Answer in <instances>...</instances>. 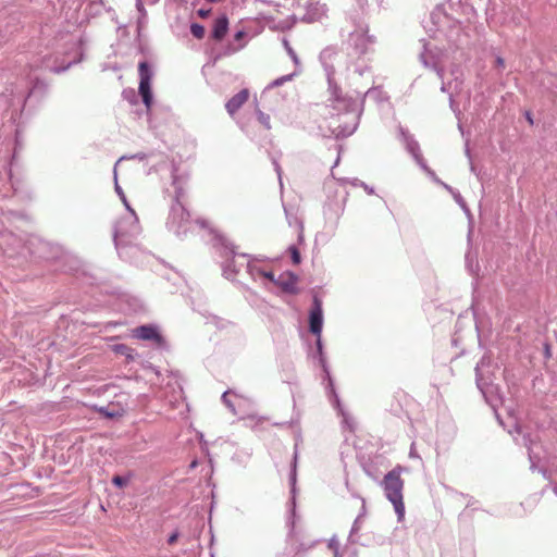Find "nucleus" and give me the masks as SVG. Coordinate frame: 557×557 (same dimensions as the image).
Wrapping results in <instances>:
<instances>
[{
    "mask_svg": "<svg viewBox=\"0 0 557 557\" xmlns=\"http://www.w3.org/2000/svg\"><path fill=\"white\" fill-rule=\"evenodd\" d=\"M96 2L102 5L104 3V0H92L91 4H95Z\"/></svg>",
    "mask_w": 557,
    "mask_h": 557,
    "instance_id": "4d7b16f0",
    "label": "nucleus"
},
{
    "mask_svg": "<svg viewBox=\"0 0 557 557\" xmlns=\"http://www.w3.org/2000/svg\"><path fill=\"white\" fill-rule=\"evenodd\" d=\"M475 503H476V500H475L472 496H470V497L468 498V504H467V506H468V507H470V506L474 505Z\"/></svg>",
    "mask_w": 557,
    "mask_h": 557,
    "instance_id": "3c124183",
    "label": "nucleus"
},
{
    "mask_svg": "<svg viewBox=\"0 0 557 557\" xmlns=\"http://www.w3.org/2000/svg\"><path fill=\"white\" fill-rule=\"evenodd\" d=\"M326 11L327 9L325 4L310 0L306 5V14L302 17V21L308 23L320 21L326 15Z\"/></svg>",
    "mask_w": 557,
    "mask_h": 557,
    "instance_id": "f8f14e48",
    "label": "nucleus"
},
{
    "mask_svg": "<svg viewBox=\"0 0 557 557\" xmlns=\"http://www.w3.org/2000/svg\"><path fill=\"white\" fill-rule=\"evenodd\" d=\"M361 510H360V513L358 516H360V519H362L366 513H367V508H366V500L364 498H361Z\"/></svg>",
    "mask_w": 557,
    "mask_h": 557,
    "instance_id": "c03bdc74",
    "label": "nucleus"
},
{
    "mask_svg": "<svg viewBox=\"0 0 557 557\" xmlns=\"http://www.w3.org/2000/svg\"><path fill=\"white\" fill-rule=\"evenodd\" d=\"M283 45H284V48L286 49L288 55L290 57V59L293 60L294 64L296 66H300V61H299V58L297 55V53L295 52V50L292 48V46L289 45L288 40L287 39H283Z\"/></svg>",
    "mask_w": 557,
    "mask_h": 557,
    "instance_id": "bb28decb",
    "label": "nucleus"
},
{
    "mask_svg": "<svg viewBox=\"0 0 557 557\" xmlns=\"http://www.w3.org/2000/svg\"><path fill=\"white\" fill-rule=\"evenodd\" d=\"M409 456L411 458H414V457H418L416 450H414V443L411 444V447H410V451H409Z\"/></svg>",
    "mask_w": 557,
    "mask_h": 557,
    "instance_id": "09e8293b",
    "label": "nucleus"
},
{
    "mask_svg": "<svg viewBox=\"0 0 557 557\" xmlns=\"http://www.w3.org/2000/svg\"><path fill=\"white\" fill-rule=\"evenodd\" d=\"M361 519L360 516H358L351 527L349 539H351L360 529Z\"/></svg>",
    "mask_w": 557,
    "mask_h": 557,
    "instance_id": "4c0bfd02",
    "label": "nucleus"
},
{
    "mask_svg": "<svg viewBox=\"0 0 557 557\" xmlns=\"http://www.w3.org/2000/svg\"><path fill=\"white\" fill-rule=\"evenodd\" d=\"M515 429H516V431H517L518 433H520V432H521V428H520L518 424H516V425H515Z\"/></svg>",
    "mask_w": 557,
    "mask_h": 557,
    "instance_id": "052dcab7",
    "label": "nucleus"
},
{
    "mask_svg": "<svg viewBox=\"0 0 557 557\" xmlns=\"http://www.w3.org/2000/svg\"><path fill=\"white\" fill-rule=\"evenodd\" d=\"M209 14H210V10H206V9L198 10V15L200 17H207Z\"/></svg>",
    "mask_w": 557,
    "mask_h": 557,
    "instance_id": "de8ad7c7",
    "label": "nucleus"
},
{
    "mask_svg": "<svg viewBox=\"0 0 557 557\" xmlns=\"http://www.w3.org/2000/svg\"><path fill=\"white\" fill-rule=\"evenodd\" d=\"M456 494L460 495V496H461V498H467V499H468V498L470 497V495H468V494H463V493H458V492H456Z\"/></svg>",
    "mask_w": 557,
    "mask_h": 557,
    "instance_id": "6e6d98bb",
    "label": "nucleus"
},
{
    "mask_svg": "<svg viewBox=\"0 0 557 557\" xmlns=\"http://www.w3.org/2000/svg\"><path fill=\"white\" fill-rule=\"evenodd\" d=\"M222 245L224 247V250L226 251L225 253V257L226 256H230L231 258L227 259L224 264H223V274L226 278H233L240 270V267L242 264H238L236 261H235V257L236 256H240L243 258H248L250 259L251 256L248 255V253H242V255H238L236 251H235V246L232 244V243H228L226 240H223L222 242Z\"/></svg>",
    "mask_w": 557,
    "mask_h": 557,
    "instance_id": "6e6552de",
    "label": "nucleus"
},
{
    "mask_svg": "<svg viewBox=\"0 0 557 557\" xmlns=\"http://www.w3.org/2000/svg\"><path fill=\"white\" fill-rule=\"evenodd\" d=\"M147 158V154L144 153V152H138V153H135L131 157H126V156H123L122 158H120L119 161H122V160H125V159H137V160H145Z\"/></svg>",
    "mask_w": 557,
    "mask_h": 557,
    "instance_id": "ea45409f",
    "label": "nucleus"
},
{
    "mask_svg": "<svg viewBox=\"0 0 557 557\" xmlns=\"http://www.w3.org/2000/svg\"><path fill=\"white\" fill-rule=\"evenodd\" d=\"M261 276L265 277L267 280H269L270 282L274 283L276 285V281L277 278H275V275L272 271H262V274Z\"/></svg>",
    "mask_w": 557,
    "mask_h": 557,
    "instance_id": "a19ab883",
    "label": "nucleus"
},
{
    "mask_svg": "<svg viewBox=\"0 0 557 557\" xmlns=\"http://www.w3.org/2000/svg\"><path fill=\"white\" fill-rule=\"evenodd\" d=\"M208 2H215L216 0H207Z\"/></svg>",
    "mask_w": 557,
    "mask_h": 557,
    "instance_id": "774afa93",
    "label": "nucleus"
},
{
    "mask_svg": "<svg viewBox=\"0 0 557 557\" xmlns=\"http://www.w3.org/2000/svg\"><path fill=\"white\" fill-rule=\"evenodd\" d=\"M420 60L424 66L432 69L433 63H430V61L426 60L424 53L420 55Z\"/></svg>",
    "mask_w": 557,
    "mask_h": 557,
    "instance_id": "49530a36",
    "label": "nucleus"
},
{
    "mask_svg": "<svg viewBox=\"0 0 557 557\" xmlns=\"http://www.w3.org/2000/svg\"><path fill=\"white\" fill-rule=\"evenodd\" d=\"M114 351L125 356L128 359H133L134 349L124 344H117L114 346Z\"/></svg>",
    "mask_w": 557,
    "mask_h": 557,
    "instance_id": "a878e982",
    "label": "nucleus"
},
{
    "mask_svg": "<svg viewBox=\"0 0 557 557\" xmlns=\"http://www.w3.org/2000/svg\"><path fill=\"white\" fill-rule=\"evenodd\" d=\"M527 117H528V120L530 121V123H533V121H532V119H531V116H530V113H528V114H527Z\"/></svg>",
    "mask_w": 557,
    "mask_h": 557,
    "instance_id": "0e129e2a",
    "label": "nucleus"
},
{
    "mask_svg": "<svg viewBox=\"0 0 557 557\" xmlns=\"http://www.w3.org/2000/svg\"><path fill=\"white\" fill-rule=\"evenodd\" d=\"M466 154H467L469 158L471 157V154H470V149H469V147H468V146L466 147Z\"/></svg>",
    "mask_w": 557,
    "mask_h": 557,
    "instance_id": "bf43d9fd",
    "label": "nucleus"
},
{
    "mask_svg": "<svg viewBox=\"0 0 557 557\" xmlns=\"http://www.w3.org/2000/svg\"><path fill=\"white\" fill-rule=\"evenodd\" d=\"M246 270L248 272V274L252 277V278H256L257 275H260L262 274V269L252 264L250 260H248L247 264H246Z\"/></svg>",
    "mask_w": 557,
    "mask_h": 557,
    "instance_id": "c756f323",
    "label": "nucleus"
},
{
    "mask_svg": "<svg viewBox=\"0 0 557 557\" xmlns=\"http://www.w3.org/2000/svg\"><path fill=\"white\" fill-rule=\"evenodd\" d=\"M338 556V549H335V557Z\"/></svg>",
    "mask_w": 557,
    "mask_h": 557,
    "instance_id": "338daca9",
    "label": "nucleus"
},
{
    "mask_svg": "<svg viewBox=\"0 0 557 557\" xmlns=\"http://www.w3.org/2000/svg\"><path fill=\"white\" fill-rule=\"evenodd\" d=\"M553 492H554V494L557 496V485H554V486H553Z\"/></svg>",
    "mask_w": 557,
    "mask_h": 557,
    "instance_id": "680f3d73",
    "label": "nucleus"
},
{
    "mask_svg": "<svg viewBox=\"0 0 557 557\" xmlns=\"http://www.w3.org/2000/svg\"><path fill=\"white\" fill-rule=\"evenodd\" d=\"M375 41V37L369 35L368 28H359L350 33L348 39L349 45L358 55H363L372 51V47L374 46Z\"/></svg>",
    "mask_w": 557,
    "mask_h": 557,
    "instance_id": "0eeeda50",
    "label": "nucleus"
},
{
    "mask_svg": "<svg viewBox=\"0 0 557 557\" xmlns=\"http://www.w3.org/2000/svg\"><path fill=\"white\" fill-rule=\"evenodd\" d=\"M147 2H148L149 4H156V3H158V2H159V0H147Z\"/></svg>",
    "mask_w": 557,
    "mask_h": 557,
    "instance_id": "13d9d810",
    "label": "nucleus"
},
{
    "mask_svg": "<svg viewBox=\"0 0 557 557\" xmlns=\"http://www.w3.org/2000/svg\"><path fill=\"white\" fill-rule=\"evenodd\" d=\"M172 185L174 187V195L172 198V202H177L185 199L186 196V180L176 175L175 171L172 173Z\"/></svg>",
    "mask_w": 557,
    "mask_h": 557,
    "instance_id": "6ab92c4d",
    "label": "nucleus"
},
{
    "mask_svg": "<svg viewBox=\"0 0 557 557\" xmlns=\"http://www.w3.org/2000/svg\"><path fill=\"white\" fill-rule=\"evenodd\" d=\"M323 327L322 301L318 296L313 297L312 308L309 314V330L317 337L321 336Z\"/></svg>",
    "mask_w": 557,
    "mask_h": 557,
    "instance_id": "1a4fd4ad",
    "label": "nucleus"
},
{
    "mask_svg": "<svg viewBox=\"0 0 557 557\" xmlns=\"http://www.w3.org/2000/svg\"><path fill=\"white\" fill-rule=\"evenodd\" d=\"M227 29H228V18L225 14H222L214 20L212 32H211V37L214 40L220 41L225 37Z\"/></svg>",
    "mask_w": 557,
    "mask_h": 557,
    "instance_id": "f3484780",
    "label": "nucleus"
},
{
    "mask_svg": "<svg viewBox=\"0 0 557 557\" xmlns=\"http://www.w3.org/2000/svg\"><path fill=\"white\" fill-rule=\"evenodd\" d=\"M434 178V181L440 184L441 186H443L447 191L450 193L451 197L455 199V201L461 207V209L467 213V214H470V210L463 199V197L461 196V194L454 189L451 186H449L448 184L444 183L443 181H441L440 178L432 176Z\"/></svg>",
    "mask_w": 557,
    "mask_h": 557,
    "instance_id": "aec40b11",
    "label": "nucleus"
},
{
    "mask_svg": "<svg viewBox=\"0 0 557 557\" xmlns=\"http://www.w3.org/2000/svg\"><path fill=\"white\" fill-rule=\"evenodd\" d=\"M138 74H139V87L138 91L143 98V102L147 109H150L152 104V91H151V79L153 76V72L151 66L147 61H140L138 64Z\"/></svg>",
    "mask_w": 557,
    "mask_h": 557,
    "instance_id": "423d86ee",
    "label": "nucleus"
},
{
    "mask_svg": "<svg viewBox=\"0 0 557 557\" xmlns=\"http://www.w3.org/2000/svg\"><path fill=\"white\" fill-rule=\"evenodd\" d=\"M48 89H49L48 83H46L42 79L36 78L34 81L33 87L28 94V97H33L36 95H38L39 97H44L48 92Z\"/></svg>",
    "mask_w": 557,
    "mask_h": 557,
    "instance_id": "412c9836",
    "label": "nucleus"
},
{
    "mask_svg": "<svg viewBox=\"0 0 557 557\" xmlns=\"http://www.w3.org/2000/svg\"><path fill=\"white\" fill-rule=\"evenodd\" d=\"M249 92L247 89H242L236 95H234L225 104L226 111L233 115L235 114L240 107L248 100Z\"/></svg>",
    "mask_w": 557,
    "mask_h": 557,
    "instance_id": "a211bd4d",
    "label": "nucleus"
},
{
    "mask_svg": "<svg viewBox=\"0 0 557 557\" xmlns=\"http://www.w3.org/2000/svg\"><path fill=\"white\" fill-rule=\"evenodd\" d=\"M114 189H115V193L117 194V196L120 197L121 201L123 202V205L125 206L126 210L131 213V214H134L135 211L134 209L131 207L123 189L121 188V186L119 185L117 183V175H116V166L114 168Z\"/></svg>",
    "mask_w": 557,
    "mask_h": 557,
    "instance_id": "4be33fe9",
    "label": "nucleus"
},
{
    "mask_svg": "<svg viewBox=\"0 0 557 557\" xmlns=\"http://www.w3.org/2000/svg\"><path fill=\"white\" fill-rule=\"evenodd\" d=\"M523 444L524 446L528 448L529 450V458L531 460V462H533V457H532V454H531V445H532V440L530 437V434H524L523 435ZM534 467V463H532V468Z\"/></svg>",
    "mask_w": 557,
    "mask_h": 557,
    "instance_id": "c9c22d12",
    "label": "nucleus"
},
{
    "mask_svg": "<svg viewBox=\"0 0 557 557\" xmlns=\"http://www.w3.org/2000/svg\"><path fill=\"white\" fill-rule=\"evenodd\" d=\"M447 90H448L447 84L443 82L442 86H441V91L447 92Z\"/></svg>",
    "mask_w": 557,
    "mask_h": 557,
    "instance_id": "603ef678",
    "label": "nucleus"
},
{
    "mask_svg": "<svg viewBox=\"0 0 557 557\" xmlns=\"http://www.w3.org/2000/svg\"><path fill=\"white\" fill-rule=\"evenodd\" d=\"M404 468L396 466L393 470L387 472L383 480L380 482L383 487L385 497L393 504L398 520H401L405 515L404 504V480L400 478Z\"/></svg>",
    "mask_w": 557,
    "mask_h": 557,
    "instance_id": "f03ea898",
    "label": "nucleus"
},
{
    "mask_svg": "<svg viewBox=\"0 0 557 557\" xmlns=\"http://www.w3.org/2000/svg\"><path fill=\"white\" fill-rule=\"evenodd\" d=\"M122 96L131 103H135L137 100V96L134 89H124Z\"/></svg>",
    "mask_w": 557,
    "mask_h": 557,
    "instance_id": "72a5a7b5",
    "label": "nucleus"
},
{
    "mask_svg": "<svg viewBox=\"0 0 557 557\" xmlns=\"http://www.w3.org/2000/svg\"><path fill=\"white\" fill-rule=\"evenodd\" d=\"M297 282L298 276L293 272H286L285 274L280 275L276 281V285L282 288L285 293L296 294L297 290Z\"/></svg>",
    "mask_w": 557,
    "mask_h": 557,
    "instance_id": "dca6fc26",
    "label": "nucleus"
},
{
    "mask_svg": "<svg viewBox=\"0 0 557 557\" xmlns=\"http://www.w3.org/2000/svg\"><path fill=\"white\" fill-rule=\"evenodd\" d=\"M190 225V214L181 201L172 202L170 208L166 226L177 236L186 234Z\"/></svg>",
    "mask_w": 557,
    "mask_h": 557,
    "instance_id": "39448f33",
    "label": "nucleus"
},
{
    "mask_svg": "<svg viewBox=\"0 0 557 557\" xmlns=\"http://www.w3.org/2000/svg\"><path fill=\"white\" fill-rule=\"evenodd\" d=\"M274 165H275L276 173L278 174V176H281V166L278 165L277 162H275Z\"/></svg>",
    "mask_w": 557,
    "mask_h": 557,
    "instance_id": "5fc2aeb1",
    "label": "nucleus"
},
{
    "mask_svg": "<svg viewBox=\"0 0 557 557\" xmlns=\"http://www.w3.org/2000/svg\"><path fill=\"white\" fill-rule=\"evenodd\" d=\"M296 463H297V454L294 456L293 469L289 475V481L292 485V509L290 517L288 518V527L289 534L293 535L295 533V517H296V498H295V484H296Z\"/></svg>",
    "mask_w": 557,
    "mask_h": 557,
    "instance_id": "4468645a",
    "label": "nucleus"
},
{
    "mask_svg": "<svg viewBox=\"0 0 557 557\" xmlns=\"http://www.w3.org/2000/svg\"><path fill=\"white\" fill-rule=\"evenodd\" d=\"M545 79L547 81V83L549 84V87H556L557 88V84H555L554 82L557 81V77L554 76L553 74H547L545 76Z\"/></svg>",
    "mask_w": 557,
    "mask_h": 557,
    "instance_id": "79ce46f5",
    "label": "nucleus"
},
{
    "mask_svg": "<svg viewBox=\"0 0 557 557\" xmlns=\"http://www.w3.org/2000/svg\"><path fill=\"white\" fill-rule=\"evenodd\" d=\"M232 393V391H225L223 394H222V397H221V400L222 403L231 410L232 413H236V410H235V406L234 404L231 401V399L228 398V395Z\"/></svg>",
    "mask_w": 557,
    "mask_h": 557,
    "instance_id": "2f4dec72",
    "label": "nucleus"
},
{
    "mask_svg": "<svg viewBox=\"0 0 557 557\" xmlns=\"http://www.w3.org/2000/svg\"><path fill=\"white\" fill-rule=\"evenodd\" d=\"M51 57H47V58H44V63H46V61L50 60ZM74 62H69L66 65L64 66H49L47 64H42L44 67L48 69L50 72L52 73H55V74H60V73H63L65 72L66 70H69L72 65H73Z\"/></svg>",
    "mask_w": 557,
    "mask_h": 557,
    "instance_id": "393cba45",
    "label": "nucleus"
},
{
    "mask_svg": "<svg viewBox=\"0 0 557 557\" xmlns=\"http://www.w3.org/2000/svg\"><path fill=\"white\" fill-rule=\"evenodd\" d=\"M257 117H258V121L264 126V128H267V129L271 128L269 114L262 112L261 110H257Z\"/></svg>",
    "mask_w": 557,
    "mask_h": 557,
    "instance_id": "7c9ffc66",
    "label": "nucleus"
},
{
    "mask_svg": "<svg viewBox=\"0 0 557 557\" xmlns=\"http://www.w3.org/2000/svg\"><path fill=\"white\" fill-rule=\"evenodd\" d=\"M296 74H297V72H294V73L287 74V75H283L278 78L274 79L272 83H270V85L268 87L269 88L278 87V86L283 85L284 83L292 81Z\"/></svg>",
    "mask_w": 557,
    "mask_h": 557,
    "instance_id": "cd10ccee",
    "label": "nucleus"
},
{
    "mask_svg": "<svg viewBox=\"0 0 557 557\" xmlns=\"http://www.w3.org/2000/svg\"><path fill=\"white\" fill-rule=\"evenodd\" d=\"M317 350H318L320 363H321V366L323 368V371L325 373V376H326V379L329 381L330 393L332 394L335 404L339 405V398H338V396H337V394L335 392L334 383H333V380L331 377V374H330V371H329V368H327V364H326L325 357L323 355V345H322L321 336L317 338Z\"/></svg>",
    "mask_w": 557,
    "mask_h": 557,
    "instance_id": "2eb2a0df",
    "label": "nucleus"
},
{
    "mask_svg": "<svg viewBox=\"0 0 557 557\" xmlns=\"http://www.w3.org/2000/svg\"><path fill=\"white\" fill-rule=\"evenodd\" d=\"M178 535H180V534H178V532H174V533H172V534L169 536V539H168V543H169L170 545L174 544V543L176 542V540H177Z\"/></svg>",
    "mask_w": 557,
    "mask_h": 557,
    "instance_id": "a18cd8bd",
    "label": "nucleus"
},
{
    "mask_svg": "<svg viewBox=\"0 0 557 557\" xmlns=\"http://www.w3.org/2000/svg\"><path fill=\"white\" fill-rule=\"evenodd\" d=\"M405 141H406V148H407L408 152L414 158L417 163L423 170H425L428 172V174H430L431 176H434V172L432 170H430L428 168V165L425 164V161H424L421 150H420L419 143L411 135H406Z\"/></svg>",
    "mask_w": 557,
    "mask_h": 557,
    "instance_id": "ddd939ff",
    "label": "nucleus"
},
{
    "mask_svg": "<svg viewBox=\"0 0 557 557\" xmlns=\"http://www.w3.org/2000/svg\"><path fill=\"white\" fill-rule=\"evenodd\" d=\"M98 411H99L102 416H104V417H107V418H114V417L120 416V414H119L117 412H115V411H110V410H109V407H100V408L98 409Z\"/></svg>",
    "mask_w": 557,
    "mask_h": 557,
    "instance_id": "e433bc0d",
    "label": "nucleus"
},
{
    "mask_svg": "<svg viewBox=\"0 0 557 557\" xmlns=\"http://www.w3.org/2000/svg\"><path fill=\"white\" fill-rule=\"evenodd\" d=\"M139 233L140 225L136 213L129 218L119 220L113 231V240L117 251L120 252L122 248L129 246Z\"/></svg>",
    "mask_w": 557,
    "mask_h": 557,
    "instance_id": "7ed1b4c3",
    "label": "nucleus"
},
{
    "mask_svg": "<svg viewBox=\"0 0 557 557\" xmlns=\"http://www.w3.org/2000/svg\"><path fill=\"white\" fill-rule=\"evenodd\" d=\"M496 418H497V420L499 421V423H503V421L500 420V418H499V414H498V413H496Z\"/></svg>",
    "mask_w": 557,
    "mask_h": 557,
    "instance_id": "69168bd1",
    "label": "nucleus"
},
{
    "mask_svg": "<svg viewBox=\"0 0 557 557\" xmlns=\"http://www.w3.org/2000/svg\"><path fill=\"white\" fill-rule=\"evenodd\" d=\"M545 354H546L548 357L550 356L549 347H548V346L546 347Z\"/></svg>",
    "mask_w": 557,
    "mask_h": 557,
    "instance_id": "e2e57ef3",
    "label": "nucleus"
},
{
    "mask_svg": "<svg viewBox=\"0 0 557 557\" xmlns=\"http://www.w3.org/2000/svg\"><path fill=\"white\" fill-rule=\"evenodd\" d=\"M432 69L436 72L437 76L443 81L444 69L442 66H437L435 63H433Z\"/></svg>",
    "mask_w": 557,
    "mask_h": 557,
    "instance_id": "37998d69",
    "label": "nucleus"
},
{
    "mask_svg": "<svg viewBox=\"0 0 557 557\" xmlns=\"http://www.w3.org/2000/svg\"><path fill=\"white\" fill-rule=\"evenodd\" d=\"M134 332H135V337L143 339V341H151L158 347H164L166 345L164 337L160 334V332L156 325H152V324L140 325L137 329H135Z\"/></svg>",
    "mask_w": 557,
    "mask_h": 557,
    "instance_id": "9d476101",
    "label": "nucleus"
},
{
    "mask_svg": "<svg viewBox=\"0 0 557 557\" xmlns=\"http://www.w3.org/2000/svg\"><path fill=\"white\" fill-rule=\"evenodd\" d=\"M288 251L290 252L292 260L295 264H299L301 261L300 252L295 245L288 247Z\"/></svg>",
    "mask_w": 557,
    "mask_h": 557,
    "instance_id": "473e14b6",
    "label": "nucleus"
},
{
    "mask_svg": "<svg viewBox=\"0 0 557 557\" xmlns=\"http://www.w3.org/2000/svg\"><path fill=\"white\" fill-rule=\"evenodd\" d=\"M490 366V360L486 357H482L475 367V383L486 403L494 409L502 404V396L499 393L498 385H495L488 381L483 374V368Z\"/></svg>",
    "mask_w": 557,
    "mask_h": 557,
    "instance_id": "20e7f679",
    "label": "nucleus"
},
{
    "mask_svg": "<svg viewBox=\"0 0 557 557\" xmlns=\"http://www.w3.org/2000/svg\"><path fill=\"white\" fill-rule=\"evenodd\" d=\"M364 97L373 98L375 101H384L387 100V96L380 87H372L368 89L364 94Z\"/></svg>",
    "mask_w": 557,
    "mask_h": 557,
    "instance_id": "b1692460",
    "label": "nucleus"
},
{
    "mask_svg": "<svg viewBox=\"0 0 557 557\" xmlns=\"http://www.w3.org/2000/svg\"><path fill=\"white\" fill-rule=\"evenodd\" d=\"M112 483H113L115 486H117V487L122 488V487H124V486H126V485H127V483H128V478L121 476V475H114V476L112 478Z\"/></svg>",
    "mask_w": 557,
    "mask_h": 557,
    "instance_id": "f704fd0d",
    "label": "nucleus"
},
{
    "mask_svg": "<svg viewBox=\"0 0 557 557\" xmlns=\"http://www.w3.org/2000/svg\"><path fill=\"white\" fill-rule=\"evenodd\" d=\"M136 9L139 13V17H138V21H137V28H138V32H140V29L146 25L147 23V11L144 7V1L143 0H136Z\"/></svg>",
    "mask_w": 557,
    "mask_h": 557,
    "instance_id": "5701e85b",
    "label": "nucleus"
},
{
    "mask_svg": "<svg viewBox=\"0 0 557 557\" xmlns=\"http://www.w3.org/2000/svg\"><path fill=\"white\" fill-rule=\"evenodd\" d=\"M337 55V49L334 46L324 48L319 55L320 62L325 71L327 83L335 81V66L333 59Z\"/></svg>",
    "mask_w": 557,
    "mask_h": 557,
    "instance_id": "9b49d317",
    "label": "nucleus"
},
{
    "mask_svg": "<svg viewBox=\"0 0 557 557\" xmlns=\"http://www.w3.org/2000/svg\"><path fill=\"white\" fill-rule=\"evenodd\" d=\"M245 33L243 30H238L236 34H235V39L236 40H239L244 37Z\"/></svg>",
    "mask_w": 557,
    "mask_h": 557,
    "instance_id": "8fccbe9b",
    "label": "nucleus"
},
{
    "mask_svg": "<svg viewBox=\"0 0 557 557\" xmlns=\"http://www.w3.org/2000/svg\"><path fill=\"white\" fill-rule=\"evenodd\" d=\"M190 33L197 39H202L205 37V27L198 23H191Z\"/></svg>",
    "mask_w": 557,
    "mask_h": 557,
    "instance_id": "c85d7f7f",
    "label": "nucleus"
},
{
    "mask_svg": "<svg viewBox=\"0 0 557 557\" xmlns=\"http://www.w3.org/2000/svg\"><path fill=\"white\" fill-rule=\"evenodd\" d=\"M329 98L327 106L334 111L333 114L346 115L348 117L344 123L334 126L332 133L335 137H348L355 133L358 127L359 119L362 112V102L344 95L336 81L327 83Z\"/></svg>",
    "mask_w": 557,
    "mask_h": 557,
    "instance_id": "f257e3e1",
    "label": "nucleus"
},
{
    "mask_svg": "<svg viewBox=\"0 0 557 557\" xmlns=\"http://www.w3.org/2000/svg\"><path fill=\"white\" fill-rule=\"evenodd\" d=\"M496 63L498 66H504V60L500 57L496 59Z\"/></svg>",
    "mask_w": 557,
    "mask_h": 557,
    "instance_id": "864d4df0",
    "label": "nucleus"
},
{
    "mask_svg": "<svg viewBox=\"0 0 557 557\" xmlns=\"http://www.w3.org/2000/svg\"><path fill=\"white\" fill-rule=\"evenodd\" d=\"M354 185H360L361 187H363V189L367 191V194L369 195H373L374 194V188L367 185L364 182H361V181H358L356 180V183H354Z\"/></svg>",
    "mask_w": 557,
    "mask_h": 557,
    "instance_id": "58836bf2",
    "label": "nucleus"
}]
</instances>
